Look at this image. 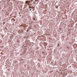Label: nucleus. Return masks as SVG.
Masks as SVG:
<instances>
[{"label": "nucleus", "mask_w": 77, "mask_h": 77, "mask_svg": "<svg viewBox=\"0 0 77 77\" xmlns=\"http://www.w3.org/2000/svg\"><path fill=\"white\" fill-rule=\"evenodd\" d=\"M30 2V1H27L26 2V4H28V5H29V3Z\"/></svg>", "instance_id": "f257e3e1"}, {"label": "nucleus", "mask_w": 77, "mask_h": 77, "mask_svg": "<svg viewBox=\"0 0 77 77\" xmlns=\"http://www.w3.org/2000/svg\"><path fill=\"white\" fill-rule=\"evenodd\" d=\"M29 7L30 9H32V8H31L30 6H29Z\"/></svg>", "instance_id": "f03ea898"}, {"label": "nucleus", "mask_w": 77, "mask_h": 77, "mask_svg": "<svg viewBox=\"0 0 77 77\" xmlns=\"http://www.w3.org/2000/svg\"><path fill=\"white\" fill-rule=\"evenodd\" d=\"M30 11H32V9H30Z\"/></svg>", "instance_id": "7ed1b4c3"}, {"label": "nucleus", "mask_w": 77, "mask_h": 77, "mask_svg": "<svg viewBox=\"0 0 77 77\" xmlns=\"http://www.w3.org/2000/svg\"><path fill=\"white\" fill-rule=\"evenodd\" d=\"M5 22H4V24H5Z\"/></svg>", "instance_id": "20e7f679"}]
</instances>
